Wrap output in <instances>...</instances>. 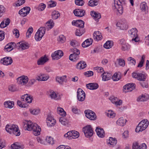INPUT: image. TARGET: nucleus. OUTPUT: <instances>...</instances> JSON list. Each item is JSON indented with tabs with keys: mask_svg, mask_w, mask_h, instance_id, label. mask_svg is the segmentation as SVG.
Here are the masks:
<instances>
[{
	"mask_svg": "<svg viewBox=\"0 0 149 149\" xmlns=\"http://www.w3.org/2000/svg\"><path fill=\"white\" fill-rule=\"evenodd\" d=\"M25 122L24 127L26 128V130H33V133L35 136H38L40 134L41 128L37 124L33 123L30 121L25 120Z\"/></svg>",
	"mask_w": 149,
	"mask_h": 149,
	"instance_id": "obj_1",
	"label": "nucleus"
},
{
	"mask_svg": "<svg viewBox=\"0 0 149 149\" xmlns=\"http://www.w3.org/2000/svg\"><path fill=\"white\" fill-rule=\"evenodd\" d=\"M124 0H114L113 9L114 12L119 15H121L123 12L122 5L125 4Z\"/></svg>",
	"mask_w": 149,
	"mask_h": 149,
	"instance_id": "obj_2",
	"label": "nucleus"
},
{
	"mask_svg": "<svg viewBox=\"0 0 149 149\" xmlns=\"http://www.w3.org/2000/svg\"><path fill=\"white\" fill-rule=\"evenodd\" d=\"M5 129L6 132L9 133L13 134L16 136H19L20 134V130L17 125H7L6 126Z\"/></svg>",
	"mask_w": 149,
	"mask_h": 149,
	"instance_id": "obj_3",
	"label": "nucleus"
},
{
	"mask_svg": "<svg viewBox=\"0 0 149 149\" xmlns=\"http://www.w3.org/2000/svg\"><path fill=\"white\" fill-rule=\"evenodd\" d=\"M149 124V121L146 119H144L139 123L136 127L135 131L136 132H141L145 130Z\"/></svg>",
	"mask_w": 149,
	"mask_h": 149,
	"instance_id": "obj_4",
	"label": "nucleus"
},
{
	"mask_svg": "<svg viewBox=\"0 0 149 149\" xmlns=\"http://www.w3.org/2000/svg\"><path fill=\"white\" fill-rule=\"evenodd\" d=\"M129 36L132 38V41L136 42L139 41V38L137 34V30L136 28H133L128 31Z\"/></svg>",
	"mask_w": 149,
	"mask_h": 149,
	"instance_id": "obj_5",
	"label": "nucleus"
},
{
	"mask_svg": "<svg viewBox=\"0 0 149 149\" xmlns=\"http://www.w3.org/2000/svg\"><path fill=\"white\" fill-rule=\"evenodd\" d=\"M45 27H40L36 33L35 38L37 41H39L42 39L45 33Z\"/></svg>",
	"mask_w": 149,
	"mask_h": 149,
	"instance_id": "obj_6",
	"label": "nucleus"
},
{
	"mask_svg": "<svg viewBox=\"0 0 149 149\" xmlns=\"http://www.w3.org/2000/svg\"><path fill=\"white\" fill-rule=\"evenodd\" d=\"M82 130L85 136L87 138L91 137L93 134L92 128L90 125L85 126L83 128Z\"/></svg>",
	"mask_w": 149,
	"mask_h": 149,
	"instance_id": "obj_7",
	"label": "nucleus"
},
{
	"mask_svg": "<svg viewBox=\"0 0 149 149\" xmlns=\"http://www.w3.org/2000/svg\"><path fill=\"white\" fill-rule=\"evenodd\" d=\"M79 136V133L77 131L72 130L70 131L64 135V137L69 139L78 138Z\"/></svg>",
	"mask_w": 149,
	"mask_h": 149,
	"instance_id": "obj_8",
	"label": "nucleus"
},
{
	"mask_svg": "<svg viewBox=\"0 0 149 149\" xmlns=\"http://www.w3.org/2000/svg\"><path fill=\"white\" fill-rule=\"evenodd\" d=\"M146 74L139 73L133 72L132 73V76L133 78L137 79L140 81H145L146 78Z\"/></svg>",
	"mask_w": 149,
	"mask_h": 149,
	"instance_id": "obj_9",
	"label": "nucleus"
},
{
	"mask_svg": "<svg viewBox=\"0 0 149 149\" xmlns=\"http://www.w3.org/2000/svg\"><path fill=\"white\" fill-rule=\"evenodd\" d=\"M86 117L91 120H95L96 118L95 113L90 110H86L84 111Z\"/></svg>",
	"mask_w": 149,
	"mask_h": 149,
	"instance_id": "obj_10",
	"label": "nucleus"
},
{
	"mask_svg": "<svg viewBox=\"0 0 149 149\" xmlns=\"http://www.w3.org/2000/svg\"><path fill=\"white\" fill-rule=\"evenodd\" d=\"M47 125L49 127L53 126L56 124L55 120L50 113H49L47 118Z\"/></svg>",
	"mask_w": 149,
	"mask_h": 149,
	"instance_id": "obj_11",
	"label": "nucleus"
},
{
	"mask_svg": "<svg viewBox=\"0 0 149 149\" xmlns=\"http://www.w3.org/2000/svg\"><path fill=\"white\" fill-rule=\"evenodd\" d=\"M77 94V97L79 101H82L84 100L85 98V93L81 89L78 88Z\"/></svg>",
	"mask_w": 149,
	"mask_h": 149,
	"instance_id": "obj_12",
	"label": "nucleus"
},
{
	"mask_svg": "<svg viewBox=\"0 0 149 149\" xmlns=\"http://www.w3.org/2000/svg\"><path fill=\"white\" fill-rule=\"evenodd\" d=\"M17 82L18 84L22 85H26L29 81V78L27 76L22 75L17 79Z\"/></svg>",
	"mask_w": 149,
	"mask_h": 149,
	"instance_id": "obj_13",
	"label": "nucleus"
},
{
	"mask_svg": "<svg viewBox=\"0 0 149 149\" xmlns=\"http://www.w3.org/2000/svg\"><path fill=\"white\" fill-rule=\"evenodd\" d=\"M29 45L26 43L20 42L16 44V48L20 50H24L29 48Z\"/></svg>",
	"mask_w": 149,
	"mask_h": 149,
	"instance_id": "obj_14",
	"label": "nucleus"
},
{
	"mask_svg": "<svg viewBox=\"0 0 149 149\" xmlns=\"http://www.w3.org/2000/svg\"><path fill=\"white\" fill-rule=\"evenodd\" d=\"M135 86L134 83L127 84L123 87V91L125 93L131 91L135 88Z\"/></svg>",
	"mask_w": 149,
	"mask_h": 149,
	"instance_id": "obj_15",
	"label": "nucleus"
},
{
	"mask_svg": "<svg viewBox=\"0 0 149 149\" xmlns=\"http://www.w3.org/2000/svg\"><path fill=\"white\" fill-rule=\"evenodd\" d=\"M63 56V53L62 51L58 50L55 51L54 53H52V57L53 59L58 60L60 58Z\"/></svg>",
	"mask_w": 149,
	"mask_h": 149,
	"instance_id": "obj_16",
	"label": "nucleus"
},
{
	"mask_svg": "<svg viewBox=\"0 0 149 149\" xmlns=\"http://www.w3.org/2000/svg\"><path fill=\"white\" fill-rule=\"evenodd\" d=\"M31 9L29 7H26L22 9L19 11V14L23 17L26 16L29 14Z\"/></svg>",
	"mask_w": 149,
	"mask_h": 149,
	"instance_id": "obj_17",
	"label": "nucleus"
},
{
	"mask_svg": "<svg viewBox=\"0 0 149 149\" xmlns=\"http://www.w3.org/2000/svg\"><path fill=\"white\" fill-rule=\"evenodd\" d=\"M49 97L52 99L54 100H58L60 99L61 97L59 95L56 94L53 91H51L49 93Z\"/></svg>",
	"mask_w": 149,
	"mask_h": 149,
	"instance_id": "obj_18",
	"label": "nucleus"
},
{
	"mask_svg": "<svg viewBox=\"0 0 149 149\" xmlns=\"http://www.w3.org/2000/svg\"><path fill=\"white\" fill-rule=\"evenodd\" d=\"M73 13L75 16L79 17H82L85 14V11L84 10L76 9L74 10Z\"/></svg>",
	"mask_w": 149,
	"mask_h": 149,
	"instance_id": "obj_19",
	"label": "nucleus"
},
{
	"mask_svg": "<svg viewBox=\"0 0 149 149\" xmlns=\"http://www.w3.org/2000/svg\"><path fill=\"white\" fill-rule=\"evenodd\" d=\"M132 149H147L146 145L144 143L139 145L137 142H135L133 143Z\"/></svg>",
	"mask_w": 149,
	"mask_h": 149,
	"instance_id": "obj_20",
	"label": "nucleus"
},
{
	"mask_svg": "<svg viewBox=\"0 0 149 149\" xmlns=\"http://www.w3.org/2000/svg\"><path fill=\"white\" fill-rule=\"evenodd\" d=\"M97 135L100 137L103 138L105 136V133L103 129L97 127L95 129Z\"/></svg>",
	"mask_w": 149,
	"mask_h": 149,
	"instance_id": "obj_21",
	"label": "nucleus"
},
{
	"mask_svg": "<svg viewBox=\"0 0 149 149\" xmlns=\"http://www.w3.org/2000/svg\"><path fill=\"white\" fill-rule=\"evenodd\" d=\"M12 62L13 60L10 57H6L1 60V63L6 65H10Z\"/></svg>",
	"mask_w": 149,
	"mask_h": 149,
	"instance_id": "obj_22",
	"label": "nucleus"
},
{
	"mask_svg": "<svg viewBox=\"0 0 149 149\" xmlns=\"http://www.w3.org/2000/svg\"><path fill=\"white\" fill-rule=\"evenodd\" d=\"M14 48H16V44L14 42H11L5 46V49L6 51L10 52Z\"/></svg>",
	"mask_w": 149,
	"mask_h": 149,
	"instance_id": "obj_23",
	"label": "nucleus"
},
{
	"mask_svg": "<svg viewBox=\"0 0 149 149\" xmlns=\"http://www.w3.org/2000/svg\"><path fill=\"white\" fill-rule=\"evenodd\" d=\"M72 24L79 27L82 28L84 27V22L81 20L76 21L73 20L72 22Z\"/></svg>",
	"mask_w": 149,
	"mask_h": 149,
	"instance_id": "obj_24",
	"label": "nucleus"
},
{
	"mask_svg": "<svg viewBox=\"0 0 149 149\" xmlns=\"http://www.w3.org/2000/svg\"><path fill=\"white\" fill-rule=\"evenodd\" d=\"M67 76L66 75L61 77H57L56 78V81L61 84H62L64 82L66 83L67 82Z\"/></svg>",
	"mask_w": 149,
	"mask_h": 149,
	"instance_id": "obj_25",
	"label": "nucleus"
},
{
	"mask_svg": "<svg viewBox=\"0 0 149 149\" xmlns=\"http://www.w3.org/2000/svg\"><path fill=\"white\" fill-rule=\"evenodd\" d=\"M49 77L48 75L44 74H40L37 78L36 80L39 81H45L47 80Z\"/></svg>",
	"mask_w": 149,
	"mask_h": 149,
	"instance_id": "obj_26",
	"label": "nucleus"
},
{
	"mask_svg": "<svg viewBox=\"0 0 149 149\" xmlns=\"http://www.w3.org/2000/svg\"><path fill=\"white\" fill-rule=\"evenodd\" d=\"M108 144H109L111 146L113 147L117 143V140L115 138L110 137L108 140H107Z\"/></svg>",
	"mask_w": 149,
	"mask_h": 149,
	"instance_id": "obj_27",
	"label": "nucleus"
},
{
	"mask_svg": "<svg viewBox=\"0 0 149 149\" xmlns=\"http://www.w3.org/2000/svg\"><path fill=\"white\" fill-rule=\"evenodd\" d=\"M91 15L92 17H93L95 20L97 21H98L99 19L101 18V14L100 13L94 11H91Z\"/></svg>",
	"mask_w": 149,
	"mask_h": 149,
	"instance_id": "obj_28",
	"label": "nucleus"
},
{
	"mask_svg": "<svg viewBox=\"0 0 149 149\" xmlns=\"http://www.w3.org/2000/svg\"><path fill=\"white\" fill-rule=\"evenodd\" d=\"M99 87L97 84L96 83H90L87 84V88L91 90H94L97 89Z\"/></svg>",
	"mask_w": 149,
	"mask_h": 149,
	"instance_id": "obj_29",
	"label": "nucleus"
},
{
	"mask_svg": "<svg viewBox=\"0 0 149 149\" xmlns=\"http://www.w3.org/2000/svg\"><path fill=\"white\" fill-rule=\"evenodd\" d=\"M127 120L124 119L123 117L120 118L116 122L117 125L121 126H124L125 125Z\"/></svg>",
	"mask_w": 149,
	"mask_h": 149,
	"instance_id": "obj_30",
	"label": "nucleus"
},
{
	"mask_svg": "<svg viewBox=\"0 0 149 149\" xmlns=\"http://www.w3.org/2000/svg\"><path fill=\"white\" fill-rule=\"evenodd\" d=\"M48 61V59L45 56H44L40 57L38 61L37 64L38 65L44 64Z\"/></svg>",
	"mask_w": 149,
	"mask_h": 149,
	"instance_id": "obj_31",
	"label": "nucleus"
},
{
	"mask_svg": "<svg viewBox=\"0 0 149 149\" xmlns=\"http://www.w3.org/2000/svg\"><path fill=\"white\" fill-rule=\"evenodd\" d=\"M54 25V23L52 19H50L46 24L45 28L46 29L49 30L52 29Z\"/></svg>",
	"mask_w": 149,
	"mask_h": 149,
	"instance_id": "obj_32",
	"label": "nucleus"
},
{
	"mask_svg": "<svg viewBox=\"0 0 149 149\" xmlns=\"http://www.w3.org/2000/svg\"><path fill=\"white\" fill-rule=\"evenodd\" d=\"M87 65L85 62L81 61L76 65V68L79 69H83L86 67Z\"/></svg>",
	"mask_w": 149,
	"mask_h": 149,
	"instance_id": "obj_33",
	"label": "nucleus"
},
{
	"mask_svg": "<svg viewBox=\"0 0 149 149\" xmlns=\"http://www.w3.org/2000/svg\"><path fill=\"white\" fill-rule=\"evenodd\" d=\"M14 105V103L13 102L10 101H6L4 102V104L5 107L10 109H11L13 108Z\"/></svg>",
	"mask_w": 149,
	"mask_h": 149,
	"instance_id": "obj_34",
	"label": "nucleus"
},
{
	"mask_svg": "<svg viewBox=\"0 0 149 149\" xmlns=\"http://www.w3.org/2000/svg\"><path fill=\"white\" fill-rule=\"evenodd\" d=\"M102 80L105 81L110 79L111 74L110 73L104 72L102 74Z\"/></svg>",
	"mask_w": 149,
	"mask_h": 149,
	"instance_id": "obj_35",
	"label": "nucleus"
},
{
	"mask_svg": "<svg viewBox=\"0 0 149 149\" xmlns=\"http://www.w3.org/2000/svg\"><path fill=\"white\" fill-rule=\"evenodd\" d=\"M121 78L120 73H115L112 76V79L113 81H116L119 80Z\"/></svg>",
	"mask_w": 149,
	"mask_h": 149,
	"instance_id": "obj_36",
	"label": "nucleus"
},
{
	"mask_svg": "<svg viewBox=\"0 0 149 149\" xmlns=\"http://www.w3.org/2000/svg\"><path fill=\"white\" fill-rule=\"evenodd\" d=\"M11 149H23V147L20 146L18 143H15L11 146Z\"/></svg>",
	"mask_w": 149,
	"mask_h": 149,
	"instance_id": "obj_37",
	"label": "nucleus"
},
{
	"mask_svg": "<svg viewBox=\"0 0 149 149\" xmlns=\"http://www.w3.org/2000/svg\"><path fill=\"white\" fill-rule=\"evenodd\" d=\"M79 55H77V54H71L69 56V59L71 61H75L79 59Z\"/></svg>",
	"mask_w": 149,
	"mask_h": 149,
	"instance_id": "obj_38",
	"label": "nucleus"
},
{
	"mask_svg": "<svg viewBox=\"0 0 149 149\" xmlns=\"http://www.w3.org/2000/svg\"><path fill=\"white\" fill-rule=\"evenodd\" d=\"M113 42L111 41H107L104 45V47L106 49H108L111 48L113 46Z\"/></svg>",
	"mask_w": 149,
	"mask_h": 149,
	"instance_id": "obj_39",
	"label": "nucleus"
},
{
	"mask_svg": "<svg viewBox=\"0 0 149 149\" xmlns=\"http://www.w3.org/2000/svg\"><path fill=\"white\" fill-rule=\"evenodd\" d=\"M59 121L62 124L64 125L68 124V120L67 119L64 117V116L60 118L59 119Z\"/></svg>",
	"mask_w": 149,
	"mask_h": 149,
	"instance_id": "obj_40",
	"label": "nucleus"
},
{
	"mask_svg": "<svg viewBox=\"0 0 149 149\" xmlns=\"http://www.w3.org/2000/svg\"><path fill=\"white\" fill-rule=\"evenodd\" d=\"M60 16V14L57 11L54 10L52 13V18L53 19H56Z\"/></svg>",
	"mask_w": 149,
	"mask_h": 149,
	"instance_id": "obj_41",
	"label": "nucleus"
},
{
	"mask_svg": "<svg viewBox=\"0 0 149 149\" xmlns=\"http://www.w3.org/2000/svg\"><path fill=\"white\" fill-rule=\"evenodd\" d=\"M84 33V30L83 29L79 28L77 29L75 32V35L77 36H81Z\"/></svg>",
	"mask_w": 149,
	"mask_h": 149,
	"instance_id": "obj_42",
	"label": "nucleus"
},
{
	"mask_svg": "<svg viewBox=\"0 0 149 149\" xmlns=\"http://www.w3.org/2000/svg\"><path fill=\"white\" fill-rule=\"evenodd\" d=\"M140 8L142 10L146 11L148 10V7L145 2H143L141 3L140 5Z\"/></svg>",
	"mask_w": 149,
	"mask_h": 149,
	"instance_id": "obj_43",
	"label": "nucleus"
},
{
	"mask_svg": "<svg viewBox=\"0 0 149 149\" xmlns=\"http://www.w3.org/2000/svg\"><path fill=\"white\" fill-rule=\"evenodd\" d=\"M98 2L96 0H90L88 2V4L91 7L95 6L98 4Z\"/></svg>",
	"mask_w": 149,
	"mask_h": 149,
	"instance_id": "obj_44",
	"label": "nucleus"
},
{
	"mask_svg": "<svg viewBox=\"0 0 149 149\" xmlns=\"http://www.w3.org/2000/svg\"><path fill=\"white\" fill-rule=\"evenodd\" d=\"M57 111L58 113H59L60 115L63 116H65L66 115V112L64 111L63 109L60 107H58Z\"/></svg>",
	"mask_w": 149,
	"mask_h": 149,
	"instance_id": "obj_45",
	"label": "nucleus"
},
{
	"mask_svg": "<svg viewBox=\"0 0 149 149\" xmlns=\"http://www.w3.org/2000/svg\"><path fill=\"white\" fill-rule=\"evenodd\" d=\"M30 112L33 115H37L40 112V110L39 109H30Z\"/></svg>",
	"mask_w": 149,
	"mask_h": 149,
	"instance_id": "obj_46",
	"label": "nucleus"
},
{
	"mask_svg": "<svg viewBox=\"0 0 149 149\" xmlns=\"http://www.w3.org/2000/svg\"><path fill=\"white\" fill-rule=\"evenodd\" d=\"M130 45L127 43H126L121 46V49L123 51L127 50L130 49Z\"/></svg>",
	"mask_w": 149,
	"mask_h": 149,
	"instance_id": "obj_47",
	"label": "nucleus"
},
{
	"mask_svg": "<svg viewBox=\"0 0 149 149\" xmlns=\"http://www.w3.org/2000/svg\"><path fill=\"white\" fill-rule=\"evenodd\" d=\"M145 56L143 55L141 58V60L139 62L137 66L138 67H141L143 66V64L144 62Z\"/></svg>",
	"mask_w": 149,
	"mask_h": 149,
	"instance_id": "obj_48",
	"label": "nucleus"
},
{
	"mask_svg": "<svg viewBox=\"0 0 149 149\" xmlns=\"http://www.w3.org/2000/svg\"><path fill=\"white\" fill-rule=\"evenodd\" d=\"M46 141L49 144L53 145L54 143V141L53 138L49 136L46 139Z\"/></svg>",
	"mask_w": 149,
	"mask_h": 149,
	"instance_id": "obj_49",
	"label": "nucleus"
},
{
	"mask_svg": "<svg viewBox=\"0 0 149 149\" xmlns=\"http://www.w3.org/2000/svg\"><path fill=\"white\" fill-rule=\"evenodd\" d=\"M71 52L72 53V54H77V55H79L80 52L79 50L76 48H73L71 49Z\"/></svg>",
	"mask_w": 149,
	"mask_h": 149,
	"instance_id": "obj_50",
	"label": "nucleus"
},
{
	"mask_svg": "<svg viewBox=\"0 0 149 149\" xmlns=\"http://www.w3.org/2000/svg\"><path fill=\"white\" fill-rule=\"evenodd\" d=\"M25 0H18L15 4L14 6H19L23 4L25 2Z\"/></svg>",
	"mask_w": 149,
	"mask_h": 149,
	"instance_id": "obj_51",
	"label": "nucleus"
},
{
	"mask_svg": "<svg viewBox=\"0 0 149 149\" xmlns=\"http://www.w3.org/2000/svg\"><path fill=\"white\" fill-rule=\"evenodd\" d=\"M46 7V5L43 3H41L39 4L38 7V10L39 11H42L44 10Z\"/></svg>",
	"mask_w": 149,
	"mask_h": 149,
	"instance_id": "obj_52",
	"label": "nucleus"
},
{
	"mask_svg": "<svg viewBox=\"0 0 149 149\" xmlns=\"http://www.w3.org/2000/svg\"><path fill=\"white\" fill-rule=\"evenodd\" d=\"M5 11V8L2 5H0V17L3 15Z\"/></svg>",
	"mask_w": 149,
	"mask_h": 149,
	"instance_id": "obj_53",
	"label": "nucleus"
},
{
	"mask_svg": "<svg viewBox=\"0 0 149 149\" xmlns=\"http://www.w3.org/2000/svg\"><path fill=\"white\" fill-rule=\"evenodd\" d=\"M127 60L130 62L129 63L131 64L132 65H135L136 62L135 59L131 57H129L127 58Z\"/></svg>",
	"mask_w": 149,
	"mask_h": 149,
	"instance_id": "obj_54",
	"label": "nucleus"
},
{
	"mask_svg": "<svg viewBox=\"0 0 149 149\" xmlns=\"http://www.w3.org/2000/svg\"><path fill=\"white\" fill-rule=\"evenodd\" d=\"M107 113L108 116L111 118H113L115 116V113L111 110H109Z\"/></svg>",
	"mask_w": 149,
	"mask_h": 149,
	"instance_id": "obj_55",
	"label": "nucleus"
},
{
	"mask_svg": "<svg viewBox=\"0 0 149 149\" xmlns=\"http://www.w3.org/2000/svg\"><path fill=\"white\" fill-rule=\"evenodd\" d=\"M146 100V98L145 95H142L138 97L137 99L138 101H144Z\"/></svg>",
	"mask_w": 149,
	"mask_h": 149,
	"instance_id": "obj_56",
	"label": "nucleus"
},
{
	"mask_svg": "<svg viewBox=\"0 0 149 149\" xmlns=\"http://www.w3.org/2000/svg\"><path fill=\"white\" fill-rule=\"evenodd\" d=\"M65 40V37L63 35H60L57 39L58 41L61 43L63 42Z\"/></svg>",
	"mask_w": 149,
	"mask_h": 149,
	"instance_id": "obj_57",
	"label": "nucleus"
},
{
	"mask_svg": "<svg viewBox=\"0 0 149 149\" xmlns=\"http://www.w3.org/2000/svg\"><path fill=\"white\" fill-rule=\"evenodd\" d=\"M33 97L29 95H28V96L25 99V101L28 103H31L33 100Z\"/></svg>",
	"mask_w": 149,
	"mask_h": 149,
	"instance_id": "obj_58",
	"label": "nucleus"
},
{
	"mask_svg": "<svg viewBox=\"0 0 149 149\" xmlns=\"http://www.w3.org/2000/svg\"><path fill=\"white\" fill-rule=\"evenodd\" d=\"M75 2L77 5L78 6H82L84 3L83 0H75Z\"/></svg>",
	"mask_w": 149,
	"mask_h": 149,
	"instance_id": "obj_59",
	"label": "nucleus"
},
{
	"mask_svg": "<svg viewBox=\"0 0 149 149\" xmlns=\"http://www.w3.org/2000/svg\"><path fill=\"white\" fill-rule=\"evenodd\" d=\"M36 81V80L34 79H30L28 84H27V86H29L33 85L34 84Z\"/></svg>",
	"mask_w": 149,
	"mask_h": 149,
	"instance_id": "obj_60",
	"label": "nucleus"
},
{
	"mask_svg": "<svg viewBox=\"0 0 149 149\" xmlns=\"http://www.w3.org/2000/svg\"><path fill=\"white\" fill-rule=\"evenodd\" d=\"M118 62L119 64L121 66H123L125 65V62L124 60L121 58H120L118 59Z\"/></svg>",
	"mask_w": 149,
	"mask_h": 149,
	"instance_id": "obj_61",
	"label": "nucleus"
},
{
	"mask_svg": "<svg viewBox=\"0 0 149 149\" xmlns=\"http://www.w3.org/2000/svg\"><path fill=\"white\" fill-rule=\"evenodd\" d=\"M8 89L9 91L12 92L15 91L16 90L15 86L14 85H10L8 87Z\"/></svg>",
	"mask_w": 149,
	"mask_h": 149,
	"instance_id": "obj_62",
	"label": "nucleus"
},
{
	"mask_svg": "<svg viewBox=\"0 0 149 149\" xmlns=\"http://www.w3.org/2000/svg\"><path fill=\"white\" fill-rule=\"evenodd\" d=\"M95 69L98 73H101L104 71L103 68L102 67H97L95 68Z\"/></svg>",
	"mask_w": 149,
	"mask_h": 149,
	"instance_id": "obj_63",
	"label": "nucleus"
},
{
	"mask_svg": "<svg viewBox=\"0 0 149 149\" xmlns=\"http://www.w3.org/2000/svg\"><path fill=\"white\" fill-rule=\"evenodd\" d=\"M56 2L52 1H50L48 3V4L50 7H53L56 6Z\"/></svg>",
	"mask_w": 149,
	"mask_h": 149,
	"instance_id": "obj_64",
	"label": "nucleus"
}]
</instances>
